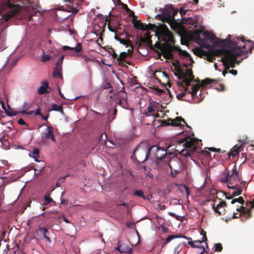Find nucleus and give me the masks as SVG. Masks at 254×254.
<instances>
[{
	"label": "nucleus",
	"mask_w": 254,
	"mask_h": 254,
	"mask_svg": "<svg viewBox=\"0 0 254 254\" xmlns=\"http://www.w3.org/2000/svg\"><path fill=\"white\" fill-rule=\"evenodd\" d=\"M182 143L184 148L180 151L176 148L177 146L175 148H172L175 145L173 144L168 146L167 149H163L157 145L152 146L150 148V156L152 158H156L158 162L163 160L167 162L169 157H167V154H174L177 151L182 156L191 158L199 147V140L190 138L188 136L177 141V144L180 145Z\"/></svg>",
	"instance_id": "nucleus-2"
},
{
	"label": "nucleus",
	"mask_w": 254,
	"mask_h": 254,
	"mask_svg": "<svg viewBox=\"0 0 254 254\" xmlns=\"http://www.w3.org/2000/svg\"><path fill=\"white\" fill-rule=\"evenodd\" d=\"M229 72L235 75L237 74V70L235 69H231L229 70Z\"/></svg>",
	"instance_id": "nucleus-60"
},
{
	"label": "nucleus",
	"mask_w": 254,
	"mask_h": 254,
	"mask_svg": "<svg viewBox=\"0 0 254 254\" xmlns=\"http://www.w3.org/2000/svg\"><path fill=\"white\" fill-rule=\"evenodd\" d=\"M169 166L171 170V175L173 177H176L183 169V165L181 159L176 156L172 157L169 159Z\"/></svg>",
	"instance_id": "nucleus-5"
},
{
	"label": "nucleus",
	"mask_w": 254,
	"mask_h": 254,
	"mask_svg": "<svg viewBox=\"0 0 254 254\" xmlns=\"http://www.w3.org/2000/svg\"><path fill=\"white\" fill-rule=\"evenodd\" d=\"M39 150L38 148H35L33 149V151L29 153V156L32 158H33L35 161L40 162V161L38 160V158L39 157Z\"/></svg>",
	"instance_id": "nucleus-25"
},
{
	"label": "nucleus",
	"mask_w": 254,
	"mask_h": 254,
	"mask_svg": "<svg viewBox=\"0 0 254 254\" xmlns=\"http://www.w3.org/2000/svg\"><path fill=\"white\" fill-rule=\"evenodd\" d=\"M204 234H203V236L202 237L201 240L199 241H195V245L192 246L193 248H197L198 249V251L202 250V249H205L204 247L201 245V243L203 242H206L207 240V237L206 236V232L203 231Z\"/></svg>",
	"instance_id": "nucleus-18"
},
{
	"label": "nucleus",
	"mask_w": 254,
	"mask_h": 254,
	"mask_svg": "<svg viewBox=\"0 0 254 254\" xmlns=\"http://www.w3.org/2000/svg\"><path fill=\"white\" fill-rule=\"evenodd\" d=\"M155 19L160 20L162 21V22H167V17H166V10H164L162 14H157L155 16Z\"/></svg>",
	"instance_id": "nucleus-28"
},
{
	"label": "nucleus",
	"mask_w": 254,
	"mask_h": 254,
	"mask_svg": "<svg viewBox=\"0 0 254 254\" xmlns=\"http://www.w3.org/2000/svg\"><path fill=\"white\" fill-rule=\"evenodd\" d=\"M121 98L126 101L127 100V95L126 93H123V95L121 96Z\"/></svg>",
	"instance_id": "nucleus-54"
},
{
	"label": "nucleus",
	"mask_w": 254,
	"mask_h": 254,
	"mask_svg": "<svg viewBox=\"0 0 254 254\" xmlns=\"http://www.w3.org/2000/svg\"><path fill=\"white\" fill-rule=\"evenodd\" d=\"M67 200L62 199L61 200V203L64 205H67Z\"/></svg>",
	"instance_id": "nucleus-59"
},
{
	"label": "nucleus",
	"mask_w": 254,
	"mask_h": 254,
	"mask_svg": "<svg viewBox=\"0 0 254 254\" xmlns=\"http://www.w3.org/2000/svg\"><path fill=\"white\" fill-rule=\"evenodd\" d=\"M179 78L181 80H182V81L186 84L187 86L186 88L189 87L190 84V82L193 80V79H189L188 78H186L185 75H182L181 77H179Z\"/></svg>",
	"instance_id": "nucleus-33"
},
{
	"label": "nucleus",
	"mask_w": 254,
	"mask_h": 254,
	"mask_svg": "<svg viewBox=\"0 0 254 254\" xmlns=\"http://www.w3.org/2000/svg\"><path fill=\"white\" fill-rule=\"evenodd\" d=\"M202 152L205 155L207 156L210 155V153L207 150H204L202 151Z\"/></svg>",
	"instance_id": "nucleus-64"
},
{
	"label": "nucleus",
	"mask_w": 254,
	"mask_h": 254,
	"mask_svg": "<svg viewBox=\"0 0 254 254\" xmlns=\"http://www.w3.org/2000/svg\"><path fill=\"white\" fill-rule=\"evenodd\" d=\"M39 231L41 232V233L43 235L44 238L48 241L49 243L51 242V239L49 237V231L48 230L44 227H39L38 228Z\"/></svg>",
	"instance_id": "nucleus-23"
},
{
	"label": "nucleus",
	"mask_w": 254,
	"mask_h": 254,
	"mask_svg": "<svg viewBox=\"0 0 254 254\" xmlns=\"http://www.w3.org/2000/svg\"><path fill=\"white\" fill-rule=\"evenodd\" d=\"M166 13L167 21H172L176 20L175 16L178 13L179 10L175 8L172 5H169L168 8L165 10Z\"/></svg>",
	"instance_id": "nucleus-8"
},
{
	"label": "nucleus",
	"mask_w": 254,
	"mask_h": 254,
	"mask_svg": "<svg viewBox=\"0 0 254 254\" xmlns=\"http://www.w3.org/2000/svg\"><path fill=\"white\" fill-rule=\"evenodd\" d=\"M236 202H238L242 204H244L245 203V200L242 196H240L238 198H235L232 199V200L231 201V203L234 204Z\"/></svg>",
	"instance_id": "nucleus-41"
},
{
	"label": "nucleus",
	"mask_w": 254,
	"mask_h": 254,
	"mask_svg": "<svg viewBox=\"0 0 254 254\" xmlns=\"http://www.w3.org/2000/svg\"><path fill=\"white\" fill-rule=\"evenodd\" d=\"M120 2H121L120 5L122 6V7L125 9L126 12L128 13L129 16L130 17H136L135 15H134L133 11H132L130 9H129L126 4L124 3L121 1H120Z\"/></svg>",
	"instance_id": "nucleus-26"
},
{
	"label": "nucleus",
	"mask_w": 254,
	"mask_h": 254,
	"mask_svg": "<svg viewBox=\"0 0 254 254\" xmlns=\"http://www.w3.org/2000/svg\"><path fill=\"white\" fill-rule=\"evenodd\" d=\"M17 123L19 125H25L27 126V125L26 124L25 121L21 118H20L19 119H18Z\"/></svg>",
	"instance_id": "nucleus-52"
},
{
	"label": "nucleus",
	"mask_w": 254,
	"mask_h": 254,
	"mask_svg": "<svg viewBox=\"0 0 254 254\" xmlns=\"http://www.w3.org/2000/svg\"><path fill=\"white\" fill-rule=\"evenodd\" d=\"M133 194L138 196L139 197H142L144 200H148L149 199V196L147 195H144L143 194V192L141 190H136L135 191H134Z\"/></svg>",
	"instance_id": "nucleus-31"
},
{
	"label": "nucleus",
	"mask_w": 254,
	"mask_h": 254,
	"mask_svg": "<svg viewBox=\"0 0 254 254\" xmlns=\"http://www.w3.org/2000/svg\"><path fill=\"white\" fill-rule=\"evenodd\" d=\"M185 90V92H182L180 94H178L177 95V98L179 100L189 101L187 99H183V98L186 95L187 93L188 92V88H186Z\"/></svg>",
	"instance_id": "nucleus-35"
},
{
	"label": "nucleus",
	"mask_w": 254,
	"mask_h": 254,
	"mask_svg": "<svg viewBox=\"0 0 254 254\" xmlns=\"http://www.w3.org/2000/svg\"><path fill=\"white\" fill-rule=\"evenodd\" d=\"M203 36L207 39L211 40L212 41L214 42L215 37H216L213 34L210 33L209 32L205 31L203 33Z\"/></svg>",
	"instance_id": "nucleus-34"
},
{
	"label": "nucleus",
	"mask_w": 254,
	"mask_h": 254,
	"mask_svg": "<svg viewBox=\"0 0 254 254\" xmlns=\"http://www.w3.org/2000/svg\"><path fill=\"white\" fill-rule=\"evenodd\" d=\"M169 215H171V216L173 217L176 218V219H177V220H180V219L179 218V216L176 215L175 213L170 212L169 213Z\"/></svg>",
	"instance_id": "nucleus-55"
},
{
	"label": "nucleus",
	"mask_w": 254,
	"mask_h": 254,
	"mask_svg": "<svg viewBox=\"0 0 254 254\" xmlns=\"http://www.w3.org/2000/svg\"><path fill=\"white\" fill-rule=\"evenodd\" d=\"M244 147V145L241 144L239 146L238 145H235L231 150L230 152L229 153V156H232L234 157L238 155L240 152L242 151Z\"/></svg>",
	"instance_id": "nucleus-15"
},
{
	"label": "nucleus",
	"mask_w": 254,
	"mask_h": 254,
	"mask_svg": "<svg viewBox=\"0 0 254 254\" xmlns=\"http://www.w3.org/2000/svg\"><path fill=\"white\" fill-rule=\"evenodd\" d=\"M69 54L71 55H74V56H77L80 57L82 58L84 60V61H85L86 62H89L91 61V59L88 57H87L86 55H85L80 54H75L73 53H69Z\"/></svg>",
	"instance_id": "nucleus-40"
},
{
	"label": "nucleus",
	"mask_w": 254,
	"mask_h": 254,
	"mask_svg": "<svg viewBox=\"0 0 254 254\" xmlns=\"http://www.w3.org/2000/svg\"><path fill=\"white\" fill-rule=\"evenodd\" d=\"M16 4L11 2L10 0H6L5 2H3L0 4V9L4 10L6 8H12L15 7Z\"/></svg>",
	"instance_id": "nucleus-22"
},
{
	"label": "nucleus",
	"mask_w": 254,
	"mask_h": 254,
	"mask_svg": "<svg viewBox=\"0 0 254 254\" xmlns=\"http://www.w3.org/2000/svg\"><path fill=\"white\" fill-rule=\"evenodd\" d=\"M188 11V10L184 9L183 7L180 8L179 12L181 15L182 17H183V15H186Z\"/></svg>",
	"instance_id": "nucleus-49"
},
{
	"label": "nucleus",
	"mask_w": 254,
	"mask_h": 254,
	"mask_svg": "<svg viewBox=\"0 0 254 254\" xmlns=\"http://www.w3.org/2000/svg\"><path fill=\"white\" fill-rule=\"evenodd\" d=\"M241 216L242 217V215L240 213L238 214L233 212V216L229 217L228 218H226V221L227 222L228 220H230L232 219L238 218Z\"/></svg>",
	"instance_id": "nucleus-43"
},
{
	"label": "nucleus",
	"mask_w": 254,
	"mask_h": 254,
	"mask_svg": "<svg viewBox=\"0 0 254 254\" xmlns=\"http://www.w3.org/2000/svg\"><path fill=\"white\" fill-rule=\"evenodd\" d=\"M82 45L80 43H78L76 46L75 47H70L68 46H64L63 47V50L64 51L65 50H71L74 51L75 53H79L82 51Z\"/></svg>",
	"instance_id": "nucleus-20"
},
{
	"label": "nucleus",
	"mask_w": 254,
	"mask_h": 254,
	"mask_svg": "<svg viewBox=\"0 0 254 254\" xmlns=\"http://www.w3.org/2000/svg\"><path fill=\"white\" fill-rule=\"evenodd\" d=\"M42 85L37 90V92L40 95H43L49 93L48 88H49L48 82L46 81H42Z\"/></svg>",
	"instance_id": "nucleus-16"
},
{
	"label": "nucleus",
	"mask_w": 254,
	"mask_h": 254,
	"mask_svg": "<svg viewBox=\"0 0 254 254\" xmlns=\"http://www.w3.org/2000/svg\"><path fill=\"white\" fill-rule=\"evenodd\" d=\"M150 156V148L143 143H140L133 151L131 158L134 161L143 163L147 160Z\"/></svg>",
	"instance_id": "nucleus-3"
},
{
	"label": "nucleus",
	"mask_w": 254,
	"mask_h": 254,
	"mask_svg": "<svg viewBox=\"0 0 254 254\" xmlns=\"http://www.w3.org/2000/svg\"><path fill=\"white\" fill-rule=\"evenodd\" d=\"M232 36L228 35L225 39L215 37L214 43L222 48H228L227 50H218L215 52L223 55L221 61L226 68L230 67H234L235 64H239L241 61H238L237 58L240 56H248V53H251L254 49V42L251 40L245 41L243 37H236L231 39Z\"/></svg>",
	"instance_id": "nucleus-1"
},
{
	"label": "nucleus",
	"mask_w": 254,
	"mask_h": 254,
	"mask_svg": "<svg viewBox=\"0 0 254 254\" xmlns=\"http://www.w3.org/2000/svg\"><path fill=\"white\" fill-rule=\"evenodd\" d=\"M214 81L213 80L209 78H206L202 80L200 84H195L193 85L191 87V91H188L187 93L191 94V99H193L196 96V93L200 87H205L208 84H211Z\"/></svg>",
	"instance_id": "nucleus-7"
},
{
	"label": "nucleus",
	"mask_w": 254,
	"mask_h": 254,
	"mask_svg": "<svg viewBox=\"0 0 254 254\" xmlns=\"http://www.w3.org/2000/svg\"><path fill=\"white\" fill-rule=\"evenodd\" d=\"M189 240H190V241H189L188 242V244H189L190 246H191V247H192V246H193V245H195V241H192L191 240V238H189Z\"/></svg>",
	"instance_id": "nucleus-58"
},
{
	"label": "nucleus",
	"mask_w": 254,
	"mask_h": 254,
	"mask_svg": "<svg viewBox=\"0 0 254 254\" xmlns=\"http://www.w3.org/2000/svg\"><path fill=\"white\" fill-rule=\"evenodd\" d=\"M109 53H110L112 55L113 59H117L118 55L115 53V51L114 50V49L113 48H110V51H109Z\"/></svg>",
	"instance_id": "nucleus-48"
},
{
	"label": "nucleus",
	"mask_w": 254,
	"mask_h": 254,
	"mask_svg": "<svg viewBox=\"0 0 254 254\" xmlns=\"http://www.w3.org/2000/svg\"><path fill=\"white\" fill-rule=\"evenodd\" d=\"M41 111H40V109L39 108H38L36 110V112H35V115H41Z\"/></svg>",
	"instance_id": "nucleus-61"
},
{
	"label": "nucleus",
	"mask_w": 254,
	"mask_h": 254,
	"mask_svg": "<svg viewBox=\"0 0 254 254\" xmlns=\"http://www.w3.org/2000/svg\"><path fill=\"white\" fill-rule=\"evenodd\" d=\"M174 65L175 66V69L177 71V73H175V75L176 76H179V77H181L182 75H184V71L181 68V67L178 65H176L175 64Z\"/></svg>",
	"instance_id": "nucleus-38"
},
{
	"label": "nucleus",
	"mask_w": 254,
	"mask_h": 254,
	"mask_svg": "<svg viewBox=\"0 0 254 254\" xmlns=\"http://www.w3.org/2000/svg\"><path fill=\"white\" fill-rule=\"evenodd\" d=\"M179 54L184 58L189 59L190 60H192L191 57L187 52L181 50L179 52Z\"/></svg>",
	"instance_id": "nucleus-39"
},
{
	"label": "nucleus",
	"mask_w": 254,
	"mask_h": 254,
	"mask_svg": "<svg viewBox=\"0 0 254 254\" xmlns=\"http://www.w3.org/2000/svg\"><path fill=\"white\" fill-rule=\"evenodd\" d=\"M183 75H185L186 77L188 78L189 79H194V75H193L192 71L191 68L187 69L186 72H184Z\"/></svg>",
	"instance_id": "nucleus-32"
},
{
	"label": "nucleus",
	"mask_w": 254,
	"mask_h": 254,
	"mask_svg": "<svg viewBox=\"0 0 254 254\" xmlns=\"http://www.w3.org/2000/svg\"><path fill=\"white\" fill-rule=\"evenodd\" d=\"M158 40L164 41L166 43L174 44L175 42L174 37L172 33L170 31L167 26L162 24L161 29L157 32L156 36Z\"/></svg>",
	"instance_id": "nucleus-4"
},
{
	"label": "nucleus",
	"mask_w": 254,
	"mask_h": 254,
	"mask_svg": "<svg viewBox=\"0 0 254 254\" xmlns=\"http://www.w3.org/2000/svg\"><path fill=\"white\" fill-rule=\"evenodd\" d=\"M169 121H170V124L172 126L174 127H179L181 128L184 127V125L181 124V122L185 123L188 127H190L186 123L185 120L181 117H177L176 119L172 120L171 119H169Z\"/></svg>",
	"instance_id": "nucleus-13"
},
{
	"label": "nucleus",
	"mask_w": 254,
	"mask_h": 254,
	"mask_svg": "<svg viewBox=\"0 0 254 254\" xmlns=\"http://www.w3.org/2000/svg\"><path fill=\"white\" fill-rule=\"evenodd\" d=\"M252 208L251 207L247 209L246 207L243 206H241L239 208H237V211L240 212L242 215V217H241L242 220L245 221L252 217V213L251 212Z\"/></svg>",
	"instance_id": "nucleus-10"
},
{
	"label": "nucleus",
	"mask_w": 254,
	"mask_h": 254,
	"mask_svg": "<svg viewBox=\"0 0 254 254\" xmlns=\"http://www.w3.org/2000/svg\"><path fill=\"white\" fill-rule=\"evenodd\" d=\"M178 238H187V237L183 235H171L168 236L166 239H161L158 241V244L161 246L162 248H163L167 243H169L172 240Z\"/></svg>",
	"instance_id": "nucleus-12"
},
{
	"label": "nucleus",
	"mask_w": 254,
	"mask_h": 254,
	"mask_svg": "<svg viewBox=\"0 0 254 254\" xmlns=\"http://www.w3.org/2000/svg\"><path fill=\"white\" fill-rule=\"evenodd\" d=\"M52 110L60 112L63 113V105H57V104H53L52 105Z\"/></svg>",
	"instance_id": "nucleus-36"
},
{
	"label": "nucleus",
	"mask_w": 254,
	"mask_h": 254,
	"mask_svg": "<svg viewBox=\"0 0 254 254\" xmlns=\"http://www.w3.org/2000/svg\"><path fill=\"white\" fill-rule=\"evenodd\" d=\"M167 22L170 24L171 28L174 30L179 29L181 26V24L177 22L176 20L172 21H167Z\"/></svg>",
	"instance_id": "nucleus-27"
},
{
	"label": "nucleus",
	"mask_w": 254,
	"mask_h": 254,
	"mask_svg": "<svg viewBox=\"0 0 254 254\" xmlns=\"http://www.w3.org/2000/svg\"><path fill=\"white\" fill-rule=\"evenodd\" d=\"M61 71H61V70H58L57 69H54V70L53 72V76L55 78H57V77L62 78V75L61 73Z\"/></svg>",
	"instance_id": "nucleus-42"
},
{
	"label": "nucleus",
	"mask_w": 254,
	"mask_h": 254,
	"mask_svg": "<svg viewBox=\"0 0 254 254\" xmlns=\"http://www.w3.org/2000/svg\"><path fill=\"white\" fill-rule=\"evenodd\" d=\"M197 253L198 254H203L204 253L207 254L208 253V252L207 251V250H205V249H202V250L198 251Z\"/></svg>",
	"instance_id": "nucleus-56"
},
{
	"label": "nucleus",
	"mask_w": 254,
	"mask_h": 254,
	"mask_svg": "<svg viewBox=\"0 0 254 254\" xmlns=\"http://www.w3.org/2000/svg\"><path fill=\"white\" fill-rule=\"evenodd\" d=\"M242 183L239 176V172L237 170L236 165H234L232 170V173L228 176V188H235L237 186H240V183Z\"/></svg>",
	"instance_id": "nucleus-6"
},
{
	"label": "nucleus",
	"mask_w": 254,
	"mask_h": 254,
	"mask_svg": "<svg viewBox=\"0 0 254 254\" xmlns=\"http://www.w3.org/2000/svg\"><path fill=\"white\" fill-rule=\"evenodd\" d=\"M214 247H215V252H220L222 251V250L223 249L222 246L221 244H220V243L216 244L215 245Z\"/></svg>",
	"instance_id": "nucleus-44"
},
{
	"label": "nucleus",
	"mask_w": 254,
	"mask_h": 254,
	"mask_svg": "<svg viewBox=\"0 0 254 254\" xmlns=\"http://www.w3.org/2000/svg\"><path fill=\"white\" fill-rule=\"evenodd\" d=\"M145 36V38H143L142 37H140V40L141 42H144V43H151V36L150 35V33L149 32H146L144 34Z\"/></svg>",
	"instance_id": "nucleus-30"
},
{
	"label": "nucleus",
	"mask_w": 254,
	"mask_h": 254,
	"mask_svg": "<svg viewBox=\"0 0 254 254\" xmlns=\"http://www.w3.org/2000/svg\"><path fill=\"white\" fill-rule=\"evenodd\" d=\"M162 124L164 125V126H169V125H171V124H170V121H169V120L167 121H162Z\"/></svg>",
	"instance_id": "nucleus-57"
},
{
	"label": "nucleus",
	"mask_w": 254,
	"mask_h": 254,
	"mask_svg": "<svg viewBox=\"0 0 254 254\" xmlns=\"http://www.w3.org/2000/svg\"><path fill=\"white\" fill-rule=\"evenodd\" d=\"M128 53H127L126 52H122L121 53L119 57H118L117 60L119 65H121V63L122 62H125L128 64H130V63L129 62L126 61V59L129 53H131L132 51L128 50Z\"/></svg>",
	"instance_id": "nucleus-17"
},
{
	"label": "nucleus",
	"mask_w": 254,
	"mask_h": 254,
	"mask_svg": "<svg viewBox=\"0 0 254 254\" xmlns=\"http://www.w3.org/2000/svg\"><path fill=\"white\" fill-rule=\"evenodd\" d=\"M53 127L51 126L47 127L46 130L43 132V138L50 139L52 141L56 142V140L54 135Z\"/></svg>",
	"instance_id": "nucleus-11"
},
{
	"label": "nucleus",
	"mask_w": 254,
	"mask_h": 254,
	"mask_svg": "<svg viewBox=\"0 0 254 254\" xmlns=\"http://www.w3.org/2000/svg\"><path fill=\"white\" fill-rule=\"evenodd\" d=\"M161 26L162 25H160L159 26H157L155 24L151 23H149L147 25L145 24L144 31L147 30H154L155 32L156 36H157V32L161 29Z\"/></svg>",
	"instance_id": "nucleus-21"
},
{
	"label": "nucleus",
	"mask_w": 254,
	"mask_h": 254,
	"mask_svg": "<svg viewBox=\"0 0 254 254\" xmlns=\"http://www.w3.org/2000/svg\"><path fill=\"white\" fill-rule=\"evenodd\" d=\"M116 249L118 250L121 253L131 254L132 252V249L129 248L128 246L121 244L117 247Z\"/></svg>",
	"instance_id": "nucleus-19"
},
{
	"label": "nucleus",
	"mask_w": 254,
	"mask_h": 254,
	"mask_svg": "<svg viewBox=\"0 0 254 254\" xmlns=\"http://www.w3.org/2000/svg\"><path fill=\"white\" fill-rule=\"evenodd\" d=\"M7 115L9 117H12L16 116L17 114V112L15 111L8 112L6 113Z\"/></svg>",
	"instance_id": "nucleus-51"
},
{
	"label": "nucleus",
	"mask_w": 254,
	"mask_h": 254,
	"mask_svg": "<svg viewBox=\"0 0 254 254\" xmlns=\"http://www.w3.org/2000/svg\"><path fill=\"white\" fill-rule=\"evenodd\" d=\"M229 172L228 170L226 169L223 172V174L225 176L224 178H221V181L223 183H227V184H228V176H229Z\"/></svg>",
	"instance_id": "nucleus-37"
},
{
	"label": "nucleus",
	"mask_w": 254,
	"mask_h": 254,
	"mask_svg": "<svg viewBox=\"0 0 254 254\" xmlns=\"http://www.w3.org/2000/svg\"><path fill=\"white\" fill-rule=\"evenodd\" d=\"M64 57V55H62L61 58L57 61L56 64L62 65Z\"/></svg>",
	"instance_id": "nucleus-50"
},
{
	"label": "nucleus",
	"mask_w": 254,
	"mask_h": 254,
	"mask_svg": "<svg viewBox=\"0 0 254 254\" xmlns=\"http://www.w3.org/2000/svg\"><path fill=\"white\" fill-rule=\"evenodd\" d=\"M65 2H68L70 4H73L75 0H63Z\"/></svg>",
	"instance_id": "nucleus-63"
},
{
	"label": "nucleus",
	"mask_w": 254,
	"mask_h": 254,
	"mask_svg": "<svg viewBox=\"0 0 254 254\" xmlns=\"http://www.w3.org/2000/svg\"><path fill=\"white\" fill-rule=\"evenodd\" d=\"M115 39L117 40L118 41H119L120 43L123 44L124 45H126V46L127 47L128 46H130L132 47L131 45L128 43V42L127 40L122 39L119 36H118L116 34L115 36Z\"/></svg>",
	"instance_id": "nucleus-29"
},
{
	"label": "nucleus",
	"mask_w": 254,
	"mask_h": 254,
	"mask_svg": "<svg viewBox=\"0 0 254 254\" xmlns=\"http://www.w3.org/2000/svg\"><path fill=\"white\" fill-rule=\"evenodd\" d=\"M242 185H243V183H241L240 186H237V187H235V188H229V189L235 190H234L232 192L231 195H230L229 196H227L226 197V198L228 199H232L235 196H237L240 195L242 193V191H243Z\"/></svg>",
	"instance_id": "nucleus-14"
},
{
	"label": "nucleus",
	"mask_w": 254,
	"mask_h": 254,
	"mask_svg": "<svg viewBox=\"0 0 254 254\" xmlns=\"http://www.w3.org/2000/svg\"><path fill=\"white\" fill-rule=\"evenodd\" d=\"M50 59H51L50 56H49V55H46L44 54L42 56L41 61L42 62L45 63V62H47L48 61H49Z\"/></svg>",
	"instance_id": "nucleus-46"
},
{
	"label": "nucleus",
	"mask_w": 254,
	"mask_h": 254,
	"mask_svg": "<svg viewBox=\"0 0 254 254\" xmlns=\"http://www.w3.org/2000/svg\"><path fill=\"white\" fill-rule=\"evenodd\" d=\"M55 69H57L58 70H62V65L61 64H56V67L54 68Z\"/></svg>",
	"instance_id": "nucleus-53"
},
{
	"label": "nucleus",
	"mask_w": 254,
	"mask_h": 254,
	"mask_svg": "<svg viewBox=\"0 0 254 254\" xmlns=\"http://www.w3.org/2000/svg\"><path fill=\"white\" fill-rule=\"evenodd\" d=\"M227 206V203L225 201H221L216 206L215 204H212V208L214 211L219 215H223L226 214L225 207Z\"/></svg>",
	"instance_id": "nucleus-9"
},
{
	"label": "nucleus",
	"mask_w": 254,
	"mask_h": 254,
	"mask_svg": "<svg viewBox=\"0 0 254 254\" xmlns=\"http://www.w3.org/2000/svg\"><path fill=\"white\" fill-rule=\"evenodd\" d=\"M108 28L110 31L113 32H116V31L111 27L110 23H108Z\"/></svg>",
	"instance_id": "nucleus-62"
},
{
	"label": "nucleus",
	"mask_w": 254,
	"mask_h": 254,
	"mask_svg": "<svg viewBox=\"0 0 254 254\" xmlns=\"http://www.w3.org/2000/svg\"><path fill=\"white\" fill-rule=\"evenodd\" d=\"M153 112H154V109L152 107V105L151 103H150L148 106L147 107V112L145 113V114L147 116H149V114Z\"/></svg>",
	"instance_id": "nucleus-47"
},
{
	"label": "nucleus",
	"mask_w": 254,
	"mask_h": 254,
	"mask_svg": "<svg viewBox=\"0 0 254 254\" xmlns=\"http://www.w3.org/2000/svg\"><path fill=\"white\" fill-rule=\"evenodd\" d=\"M45 202H44V205H48L52 201H53V199L49 196V195H46L45 197Z\"/></svg>",
	"instance_id": "nucleus-45"
},
{
	"label": "nucleus",
	"mask_w": 254,
	"mask_h": 254,
	"mask_svg": "<svg viewBox=\"0 0 254 254\" xmlns=\"http://www.w3.org/2000/svg\"><path fill=\"white\" fill-rule=\"evenodd\" d=\"M135 17H133L132 23H133L134 27L138 29H141L144 31L145 25H144L140 20H135Z\"/></svg>",
	"instance_id": "nucleus-24"
}]
</instances>
